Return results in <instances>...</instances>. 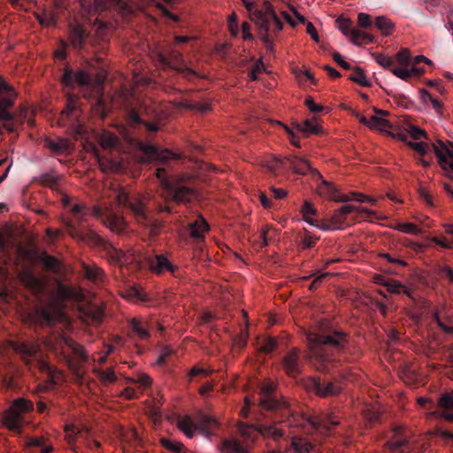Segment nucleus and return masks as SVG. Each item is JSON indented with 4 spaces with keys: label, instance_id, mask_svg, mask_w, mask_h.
<instances>
[{
    "label": "nucleus",
    "instance_id": "nucleus-53",
    "mask_svg": "<svg viewBox=\"0 0 453 453\" xmlns=\"http://www.w3.org/2000/svg\"><path fill=\"white\" fill-rule=\"evenodd\" d=\"M407 145L421 156H425L427 153L429 148L428 144L423 142H408Z\"/></svg>",
    "mask_w": 453,
    "mask_h": 453
},
{
    "label": "nucleus",
    "instance_id": "nucleus-13",
    "mask_svg": "<svg viewBox=\"0 0 453 453\" xmlns=\"http://www.w3.org/2000/svg\"><path fill=\"white\" fill-rule=\"evenodd\" d=\"M438 163L445 174L453 180V142L444 143L439 141L438 144H432Z\"/></svg>",
    "mask_w": 453,
    "mask_h": 453
},
{
    "label": "nucleus",
    "instance_id": "nucleus-31",
    "mask_svg": "<svg viewBox=\"0 0 453 453\" xmlns=\"http://www.w3.org/2000/svg\"><path fill=\"white\" fill-rule=\"evenodd\" d=\"M257 19H258V27H259V36L265 44L267 50H273V43L269 36V25L265 24V19L263 18V15L260 12H257L255 15Z\"/></svg>",
    "mask_w": 453,
    "mask_h": 453
},
{
    "label": "nucleus",
    "instance_id": "nucleus-49",
    "mask_svg": "<svg viewBox=\"0 0 453 453\" xmlns=\"http://www.w3.org/2000/svg\"><path fill=\"white\" fill-rule=\"evenodd\" d=\"M106 226L112 231H120L123 228V219L115 215H110L107 218Z\"/></svg>",
    "mask_w": 453,
    "mask_h": 453
},
{
    "label": "nucleus",
    "instance_id": "nucleus-19",
    "mask_svg": "<svg viewBox=\"0 0 453 453\" xmlns=\"http://www.w3.org/2000/svg\"><path fill=\"white\" fill-rule=\"evenodd\" d=\"M280 163L288 165V166L296 173L305 175L311 173L314 178H322L320 173L318 170L312 168L310 165V162L304 157L298 156H289L285 157Z\"/></svg>",
    "mask_w": 453,
    "mask_h": 453
},
{
    "label": "nucleus",
    "instance_id": "nucleus-7",
    "mask_svg": "<svg viewBox=\"0 0 453 453\" xmlns=\"http://www.w3.org/2000/svg\"><path fill=\"white\" fill-rule=\"evenodd\" d=\"M219 423L213 417L199 411L194 422L189 416H183L178 418V427L184 434L192 438L196 431L200 432L206 437H210L215 434Z\"/></svg>",
    "mask_w": 453,
    "mask_h": 453
},
{
    "label": "nucleus",
    "instance_id": "nucleus-43",
    "mask_svg": "<svg viewBox=\"0 0 453 453\" xmlns=\"http://www.w3.org/2000/svg\"><path fill=\"white\" fill-rule=\"evenodd\" d=\"M349 80L363 87L371 86V82L366 79L364 71L360 67L354 68L353 73L349 76Z\"/></svg>",
    "mask_w": 453,
    "mask_h": 453
},
{
    "label": "nucleus",
    "instance_id": "nucleus-29",
    "mask_svg": "<svg viewBox=\"0 0 453 453\" xmlns=\"http://www.w3.org/2000/svg\"><path fill=\"white\" fill-rule=\"evenodd\" d=\"M379 284L387 287L388 292L393 294H403L406 296L414 299L413 290L405 285L402 284L400 281L390 280L389 281H379Z\"/></svg>",
    "mask_w": 453,
    "mask_h": 453
},
{
    "label": "nucleus",
    "instance_id": "nucleus-5",
    "mask_svg": "<svg viewBox=\"0 0 453 453\" xmlns=\"http://www.w3.org/2000/svg\"><path fill=\"white\" fill-rule=\"evenodd\" d=\"M62 81L65 86L73 87L74 84L81 88L84 97L89 98L93 93L100 94L103 90L104 79L97 76L93 78L84 70L73 71L65 68L62 76Z\"/></svg>",
    "mask_w": 453,
    "mask_h": 453
},
{
    "label": "nucleus",
    "instance_id": "nucleus-56",
    "mask_svg": "<svg viewBox=\"0 0 453 453\" xmlns=\"http://www.w3.org/2000/svg\"><path fill=\"white\" fill-rule=\"evenodd\" d=\"M407 132L415 140H419L422 137L427 139L426 131L414 125L409 126Z\"/></svg>",
    "mask_w": 453,
    "mask_h": 453
},
{
    "label": "nucleus",
    "instance_id": "nucleus-12",
    "mask_svg": "<svg viewBox=\"0 0 453 453\" xmlns=\"http://www.w3.org/2000/svg\"><path fill=\"white\" fill-rule=\"evenodd\" d=\"M256 431L253 428L247 427L241 430V434L244 438L243 441L237 439H226L222 441L221 451L223 453H250V443L254 441L252 433Z\"/></svg>",
    "mask_w": 453,
    "mask_h": 453
},
{
    "label": "nucleus",
    "instance_id": "nucleus-25",
    "mask_svg": "<svg viewBox=\"0 0 453 453\" xmlns=\"http://www.w3.org/2000/svg\"><path fill=\"white\" fill-rule=\"evenodd\" d=\"M246 9L250 12V19L254 21L257 25H258V19H255V15L257 14V12H260L263 15V18L265 19L266 25H269V19L273 16L276 15L273 4L268 1H265L263 3V6L261 9H256L255 4L253 3L246 4Z\"/></svg>",
    "mask_w": 453,
    "mask_h": 453
},
{
    "label": "nucleus",
    "instance_id": "nucleus-62",
    "mask_svg": "<svg viewBox=\"0 0 453 453\" xmlns=\"http://www.w3.org/2000/svg\"><path fill=\"white\" fill-rule=\"evenodd\" d=\"M263 69V62L260 59L257 61L249 72V77L251 81L257 80V75L262 72Z\"/></svg>",
    "mask_w": 453,
    "mask_h": 453
},
{
    "label": "nucleus",
    "instance_id": "nucleus-20",
    "mask_svg": "<svg viewBox=\"0 0 453 453\" xmlns=\"http://www.w3.org/2000/svg\"><path fill=\"white\" fill-rule=\"evenodd\" d=\"M62 316L60 310L53 304L40 306L35 309V317L42 325L53 326Z\"/></svg>",
    "mask_w": 453,
    "mask_h": 453
},
{
    "label": "nucleus",
    "instance_id": "nucleus-39",
    "mask_svg": "<svg viewBox=\"0 0 453 453\" xmlns=\"http://www.w3.org/2000/svg\"><path fill=\"white\" fill-rule=\"evenodd\" d=\"M44 145L54 153H62L68 148V142L65 139H46Z\"/></svg>",
    "mask_w": 453,
    "mask_h": 453
},
{
    "label": "nucleus",
    "instance_id": "nucleus-26",
    "mask_svg": "<svg viewBox=\"0 0 453 453\" xmlns=\"http://www.w3.org/2000/svg\"><path fill=\"white\" fill-rule=\"evenodd\" d=\"M291 449L294 453H318L317 445L305 436H293Z\"/></svg>",
    "mask_w": 453,
    "mask_h": 453
},
{
    "label": "nucleus",
    "instance_id": "nucleus-4",
    "mask_svg": "<svg viewBox=\"0 0 453 453\" xmlns=\"http://www.w3.org/2000/svg\"><path fill=\"white\" fill-rule=\"evenodd\" d=\"M277 384L265 381L259 386V407L271 414L276 422H285L290 418H295V411L291 404L277 391Z\"/></svg>",
    "mask_w": 453,
    "mask_h": 453
},
{
    "label": "nucleus",
    "instance_id": "nucleus-42",
    "mask_svg": "<svg viewBox=\"0 0 453 453\" xmlns=\"http://www.w3.org/2000/svg\"><path fill=\"white\" fill-rule=\"evenodd\" d=\"M375 26L384 35H388L394 27L392 21L384 16L376 18Z\"/></svg>",
    "mask_w": 453,
    "mask_h": 453
},
{
    "label": "nucleus",
    "instance_id": "nucleus-22",
    "mask_svg": "<svg viewBox=\"0 0 453 453\" xmlns=\"http://www.w3.org/2000/svg\"><path fill=\"white\" fill-rule=\"evenodd\" d=\"M300 351L297 348L290 349L282 359V366L286 373L290 377H296L301 372L299 363Z\"/></svg>",
    "mask_w": 453,
    "mask_h": 453
},
{
    "label": "nucleus",
    "instance_id": "nucleus-36",
    "mask_svg": "<svg viewBox=\"0 0 453 453\" xmlns=\"http://www.w3.org/2000/svg\"><path fill=\"white\" fill-rule=\"evenodd\" d=\"M257 432L264 437L271 438L274 441L280 440L284 434L283 429L275 425H261Z\"/></svg>",
    "mask_w": 453,
    "mask_h": 453
},
{
    "label": "nucleus",
    "instance_id": "nucleus-48",
    "mask_svg": "<svg viewBox=\"0 0 453 453\" xmlns=\"http://www.w3.org/2000/svg\"><path fill=\"white\" fill-rule=\"evenodd\" d=\"M396 61L403 66H409L411 62V52L408 49H401L395 55Z\"/></svg>",
    "mask_w": 453,
    "mask_h": 453
},
{
    "label": "nucleus",
    "instance_id": "nucleus-3",
    "mask_svg": "<svg viewBox=\"0 0 453 453\" xmlns=\"http://www.w3.org/2000/svg\"><path fill=\"white\" fill-rule=\"evenodd\" d=\"M86 219L87 217L79 219L73 216V219L66 220L65 223L66 232L74 239L91 246L103 248L111 264L119 266L127 264L128 261L126 253L103 239L94 230L83 226Z\"/></svg>",
    "mask_w": 453,
    "mask_h": 453
},
{
    "label": "nucleus",
    "instance_id": "nucleus-16",
    "mask_svg": "<svg viewBox=\"0 0 453 453\" xmlns=\"http://www.w3.org/2000/svg\"><path fill=\"white\" fill-rule=\"evenodd\" d=\"M17 93L10 85L0 79V119L3 120H12V114L8 109L13 105Z\"/></svg>",
    "mask_w": 453,
    "mask_h": 453
},
{
    "label": "nucleus",
    "instance_id": "nucleus-58",
    "mask_svg": "<svg viewBox=\"0 0 453 453\" xmlns=\"http://www.w3.org/2000/svg\"><path fill=\"white\" fill-rule=\"evenodd\" d=\"M127 121L131 126H137V125L143 124V121L142 120L140 115L134 109H131L127 111Z\"/></svg>",
    "mask_w": 453,
    "mask_h": 453
},
{
    "label": "nucleus",
    "instance_id": "nucleus-1",
    "mask_svg": "<svg viewBox=\"0 0 453 453\" xmlns=\"http://www.w3.org/2000/svg\"><path fill=\"white\" fill-rule=\"evenodd\" d=\"M306 360L316 371L331 373L341 365L340 355L349 346V334L332 326H320L306 334Z\"/></svg>",
    "mask_w": 453,
    "mask_h": 453
},
{
    "label": "nucleus",
    "instance_id": "nucleus-59",
    "mask_svg": "<svg viewBox=\"0 0 453 453\" xmlns=\"http://www.w3.org/2000/svg\"><path fill=\"white\" fill-rule=\"evenodd\" d=\"M57 385V381L55 380V377L51 371L49 372L48 379L46 380V385H39L37 387L38 391L40 392H47L49 390H51L54 388V387Z\"/></svg>",
    "mask_w": 453,
    "mask_h": 453
},
{
    "label": "nucleus",
    "instance_id": "nucleus-54",
    "mask_svg": "<svg viewBox=\"0 0 453 453\" xmlns=\"http://www.w3.org/2000/svg\"><path fill=\"white\" fill-rule=\"evenodd\" d=\"M57 295L60 299L66 300L72 296L73 291L68 286L59 282L57 287Z\"/></svg>",
    "mask_w": 453,
    "mask_h": 453
},
{
    "label": "nucleus",
    "instance_id": "nucleus-47",
    "mask_svg": "<svg viewBox=\"0 0 453 453\" xmlns=\"http://www.w3.org/2000/svg\"><path fill=\"white\" fill-rule=\"evenodd\" d=\"M162 446L174 453H181L184 449V445L181 442H175L166 438L161 439Z\"/></svg>",
    "mask_w": 453,
    "mask_h": 453
},
{
    "label": "nucleus",
    "instance_id": "nucleus-15",
    "mask_svg": "<svg viewBox=\"0 0 453 453\" xmlns=\"http://www.w3.org/2000/svg\"><path fill=\"white\" fill-rule=\"evenodd\" d=\"M355 211H359L360 212L366 214L370 219H373L376 215L375 211L367 208H357L349 204L343 205L335 210L329 219L334 230L344 228L347 226V216Z\"/></svg>",
    "mask_w": 453,
    "mask_h": 453
},
{
    "label": "nucleus",
    "instance_id": "nucleus-14",
    "mask_svg": "<svg viewBox=\"0 0 453 453\" xmlns=\"http://www.w3.org/2000/svg\"><path fill=\"white\" fill-rule=\"evenodd\" d=\"M337 27L340 29V31L346 36H349L350 40L353 43L359 45L362 42L369 43L372 42L374 38L372 35L359 31L355 28H351L352 21L350 19L344 18L343 16H340L336 20Z\"/></svg>",
    "mask_w": 453,
    "mask_h": 453
},
{
    "label": "nucleus",
    "instance_id": "nucleus-61",
    "mask_svg": "<svg viewBox=\"0 0 453 453\" xmlns=\"http://www.w3.org/2000/svg\"><path fill=\"white\" fill-rule=\"evenodd\" d=\"M44 444H46V439L43 436L31 437L27 441V446L29 448L36 447L41 449L44 447Z\"/></svg>",
    "mask_w": 453,
    "mask_h": 453
},
{
    "label": "nucleus",
    "instance_id": "nucleus-37",
    "mask_svg": "<svg viewBox=\"0 0 453 453\" xmlns=\"http://www.w3.org/2000/svg\"><path fill=\"white\" fill-rule=\"evenodd\" d=\"M129 327L140 340H148L150 337V333L146 325L136 319H132L129 321Z\"/></svg>",
    "mask_w": 453,
    "mask_h": 453
},
{
    "label": "nucleus",
    "instance_id": "nucleus-2",
    "mask_svg": "<svg viewBox=\"0 0 453 453\" xmlns=\"http://www.w3.org/2000/svg\"><path fill=\"white\" fill-rule=\"evenodd\" d=\"M142 151L146 161L155 162L158 165L156 169V176L167 197L177 203H190L195 196L194 188L182 179L170 178L166 169L159 167V165H166L170 160L180 159L181 157L170 150H159L150 144H143Z\"/></svg>",
    "mask_w": 453,
    "mask_h": 453
},
{
    "label": "nucleus",
    "instance_id": "nucleus-57",
    "mask_svg": "<svg viewBox=\"0 0 453 453\" xmlns=\"http://www.w3.org/2000/svg\"><path fill=\"white\" fill-rule=\"evenodd\" d=\"M119 139L116 135L109 134L102 138V146L106 149L114 148L118 145Z\"/></svg>",
    "mask_w": 453,
    "mask_h": 453
},
{
    "label": "nucleus",
    "instance_id": "nucleus-55",
    "mask_svg": "<svg viewBox=\"0 0 453 453\" xmlns=\"http://www.w3.org/2000/svg\"><path fill=\"white\" fill-rule=\"evenodd\" d=\"M71 211L75 217H79V219L88 217L89 214L87 207L82 203H76L71 207Z\"/></svg>",
    "mask_w": 453,
    "mask_h": 453
},
{
    "label": "nucleus",
    "instance_id": "nucleus-23",
    "mask_svg": "<svg viewBox=\"0 0 453 453\" xmlns=\"http://www.w3.org/2000/svg\"><path fill=\"white\" fill-rule=\"evenodd\" d=\"M320 180L321 182L318 186V192L320 196H326L328 199L337 203H346L350 200L347 195L340 194L332 183L322 180V178Z\"/></svg>",
    "mask_w": 453,
    "mask_h": 453
},
{
    "label": "nucleus",
    "instance_id": "nucleus-50",
    "mask_svg": "<svg viewBox=\"0 0 453 453\" xmlns=\"http://www.w3.org/2000/svg\"><path fill=\"white\" fill-rule=\"evenodd\" d=\"M277 348V341L275 338H265L260 343V350L265 353H271Z\"/></svg>",
    "mask_w": 453,
    "mask_h": 453
},
{
    "label": "nucleus",
    "instance_id": "nucleus-41",
    "mask_svg": "<svg viewBox=\"0 0 453 453\" xmlns=\"http://www.w3.org/2000/svg\"><path fill=\"white\" fill-rule=\"evenodd\" d=\"M300 212L303 215V219L310 225H315V220L311 218V215L317 214V210L313 204L309 201H304L303 203Z\"/></svg>",
    "mask_w": 453,
    "mask_h": 453
},
{
    "label": "nucleus",
    "instance_id": "nucleus-60",
    "mask_svg": "<svg viewBox=\"0 0 453 453\" xmlns=\"http://www.w3.org/2000/svg\"><path fill=\"white\" fill-rule=\"evenodd\" d=\"M390 71L394 75L403 81H407L411 78V72H409V69L392 67Z\"/></svg>",
    "mask_w": 453,
    "mask_h": 453
},
{
    "label": "nucleus",
    "instance_id": "nucleus-64",
    "mask_svg": "<svg viewBox=\"0 0 453 453\" xmlns=\"http://www.w3.org/2000/svg\"><path fill=\"white\" fill-rule=\"evenodd\" d=\"M439 274L441 277L447 278L449 283L453 284V269L449 265L441 266L439 270Z\"/></svg>",
    "mask_w": 453,
    "mask_h": 453
},
{
    "label": "nucleus",
    "instance_id": "nucleus-52",
    "mask_svg": "<svg viewBox=\"0 0 453 453\" xmlns=\"http://www.w3.org/2000/svg\"><path fill=\"white\" fill-rule=\"evenodd\" d=\"M391 125L388 120L382 119L378 116H372L371 118L370 128H379L380 130L389 127Z\"/></svg>",
    "mask_w": 453,
    "mask_h": 453
},
{
    "label": "nucleus",
    "instance_id": "nucleus-33",
    "mask_svg": "<svg viewBox=\"0 0 453 453\" xmlns=\"http://www.w3.org/2000/svg\"><path fill=\"white\" fill-rule=\"evenodd\" d=\"M65 440L71 447L73 451L76 450L75 443L77 441V437L82 435L83 430L77 427L74 424H67L65 426Z\"/></svg>",
    "mask_w": 453,
    "mask_h": 453
},
{
    "label": "nucleus",
    "instance_id": "nucleus-17",
    "mask_svg": "<svg viewBox=\"0 0 453 453\" xmlns=\"http://www.w3.org/2000/svg\"><path fill=\"white\" fill-rule=\"evenodd\" d=\"M22 284L28 288L36 297L42 298L46 291L45 281L35 276L32 270L26 268L19 273Z\"/></svg>",
    "mask_w": 453,
    "mask_h": 453
},
{
    "label": "nucleus",
    "instance_id": "nucleus-30",
    "mask_svg": "<svg viewBox=\"0 0 453 453\" xmlns=\"http://www.w3.org/2000/svg\"><path fill=\"white\" fill-rule=\"evenodd\" d=\"M60 176L54 172L44 173L35 178V181L39 182L42 186L56 190L58 188Z\"/></svg>",
    "mask_w": 453,
    "mask_h": 453
},
{
    "label": "nucleus",
    "instance_id": "nucleus-10",
    "mask_svg": "<svg viewBox=\"0 0 453 453\" xmlns=\"http://www.w3.org/2000/svg\"><path fill=\"white\" fill-rule=\"evenodd\" d=\"M158 60L162 65L176 70L188 80L197 77L196 72L187 65L182 54L176 50H170L166 53H160Z\"/></svg>",
    "mask_w": 453,
    "mask_h": 453
},
{
    "label": "nucleus",
    "instance_id": "nucleus-24",
    "mask_svg": "<svg viewBox=\"0 0 453 453\" xmlns=\"http://www.w3.org/2000/svg\"><path fill=\"white\" fill-rule=\"evenodd\" d=\"M403 432L402 426H396L393 429L395 439L387 442V446L391 453H408V440L403 437Z\"/></svg>",
    "mask_w": 453,
    "mask_h": 453
},
{
    "label": "nucleus",
    "instance_id": "nucleus-40",
    "mask_svg": "<svg viewBox=\"0 0 453 453\" xmlns=\"http://www.w3.org/2000/svg\"><path fill=\"white\" fill-rule=\"evenodd\" d=\"M79 107V97L75 95H71L67 98L66 107L62 111V118L66 117L70 119L72 115L77 111Z\"/></svg>",
    "mask_w": 453,
    "mask_h": 453
},
{
    "label": "nucleus",
    "instance_id": "nucleus-21",
    "mask_svg": "<svg viewBox=\"0 0 453 453\" xmlns=\"http://www.w3.org/2000/svg\"><path fill=\"white\" fill-rule=\"evenodd\" d=\"M437 409L434 414L449 422H453V395L445 393L440 395L437 402Z\"/></svg>",
    "mask_w": 453,
    "mask_h": 453
},
{
    "label": "nucleus",
    "instance_id": "nucleus-63",
    "mask_svg": "<svg viewBox=\"0 0 453 453\" xmlns=\"http://www.w3.org/2000/svg\"><path fill=\"white\" fill-rule=\"evenodd\" d=\"M318 241L317 237L311 236L309 234H306L302 239V247L303 249H311L314 247L316 242Z\"/></svg>",
    "mask_w": 453,
    "mask_h": 453
},
{
    "label": "nucleus",
    "instance_id": "nucleus-28",
    "mask_svg": "<svg viewBox=\"0 0 453 453\" xmlns=\"http://www.w3.org/2000/svg\"><path fill=\"white\" fill-rule=\"evenodd\" d=\"M86 32L81 25H71L70 26V42L73 48L81 49L85 43Z\"/></svg>",
    "mask_w": 453,
    "mask_h": 453
},
{
    "label": "nucleus",
    "instance_id": "nucleus-9",
    "mask_svg": "<svg viewBox=\"0 0 453 453\" xmlns=\"http://www.w3.org/2000/svg\"><path fill=\"white\" fill-rule=\"evenodd\" d=\"M304 388L319 397L328 398L341 394L342 387L340 381L330 380L319 376H310L304 380Z\"/></svg>",
    "mask_w": 453,
    "mask_h": 453
},
{
    "label": "nucleus",
    "instance_id": "nucleus-8",
    "mask_svg": "<svg viewBox=\"0 0 453 453\" xmlns=\"http://www.w3.org/2000/svg\"><path fill=\"white\" fill-rule=\"evenodd\" d=\"M34 410L32 401L26 398H18L13 401L12 406L4 412L3 416V424L13 433H20L24 413H28Z\"/></svg>",
    "mask_w": 453,
    "mask_h": 453
},
{
    "label": "nucleus",
    "instance_id": "nucleus-34",
    "mask_svg": "<svg viewBox=\"0 0 453 453\" xmlns=\"http://www.w3.org/2000/svg\"><path fill=\"white\" fill-rule=\"evenodd\" d=\"M81 267L84 277L88 280L96 281L100 280L104 274V271L96 265H88L82 262Z\"/></svg>",
    "mask_w": 453,
    "mask_h": 453
},
{
    "label": "nucleus",
    "instance_id": "nucleus-27",
    "mask_svg": "<svg viewBox=\"0 0 453 453\" xmlns=\"http://www.w3.org/2000/svg\"><path fill=\"white\" fill-rule=\"evenodd\" d=\"M190 236L197 241H203L204 234L209 231V225L203 216H198L196 219L188 224Z\"/></svg>",
    "mask_w": 453,
    "mask_h": 453
},
{
    "label": "nucleus",
    "instance_id": "nucleus-18",
    "mask_svg": "<svg viewBox=\"0 0 453 453\" xmlns=\"http://www.w3.org/2000/svg\"><path fill=\"white\" fill-rule=\"evenodd\" d=\"M150 270L156 274H162L166 272L177 277L179 267L173 265L164 254H157L147 259Z\"/></svg>",
    "mask_w": 453,
    "mask_h": 453
},
{
    "label": "nucleus",
    "instance_id": "nucleus-44",
    "mask_svg": "<svg viewBox=\"0 0 453 453\" xmlns=\"http://www.w3.org/2000/svg\"><path fill=\"white\" fill-rule=\"evenodd\" d=\"M40 260L47 270L51 271V272L58 271V266H59V262L55 257L45 253L41 257Z\"/></svg>",
    "mask_w": 453,
    "mask_h": 453
},
{
    "label": "nucleus",
    "instance_id": "nucleus-45",
    "mask_svg": "<svg viewBox=\"0 0 453 453\" xmlns=\"http://www.w3.org/2000/svg\"><path fill=\"white\" fill-rule=\"evenodd\" d=\"M96 373L103 383H112L117 380V376L111 368L107 370H96Z\"/></svg>",
    "mask_w": 453,
    "mask_h": 453
},
{
    "label": "nucleus",
    "instance_id": "nucleus-35",
    "mask_svg": "<svg viewBox=\"0 0 453 453\" xmlns=\"http://www.w3.org/2000/svg\"><path fill=\"white\" fill-rule=\"evenodd\" d=\"M62 342L65 347L72 350V352L78 357L81 361H87L88 357L84 351L83 347L76 342L73 338L69 336H64Z\"/></svg>",
    "mask_w": 453,
    "mask_h": 453
},
{
    "label": "nucleus",
    "instance_id": "nucleus-32",
    "mask_svg": "<svg viewBox=\"0 0 453 453\" xmlns=\"http://www.w3.org/2000/svg\"><path fill=\"white\" fill-rule=\"evenodd\" d=\"M12 349L19 354L24 360L33 357L37 352V347L35 345L27 344L25 342H13L12 344Z\"/></svg>",
    "mask_w": 453,
    "mask_h": 453
},
{
    "label": "nucleus",
    "instance_id": "nucleus-6",
    "mask_svg": "<svg viewBox=\"0 0 453 453\" xmlns=\"http://www.w3.org/2000/svg\"><path fill=\"white\" fill-rule=\"evenodd\" d=\"M116 198L119 206L127 209L140 225L149 226L152 219L146 207L144 197L138 194H129L125 189L118 190Z\"/></svg>",
    "mask_w": 453,
    "mask_h": 453
},
{
    "label": "nucleus",
    "instance_id": "nucleus-38",
    "mask_svg": "<svg viewBox=\"0 0 453 453\" xmlns=\"http://www.w3.org/2000/svg\"><path fill=\"white\" fill-rule=\"evenodd\" d=\"M316 119H306L302 123H297L296 127L299 131L304 133L305 134H319L320 128L318 125L315 124Z\"/></svg>",
    "mask_w": 453,
    "mask_h": 453
},
{
    "label": "nucleus",
    "instance_id": "nucleus-51",
    "mask_svg": "<svg viewBox=\"0 0 453 453\" xmlns=\"http://www.w3.org/2000/svg\"><path fill=\"white\" fill-rule=\"evenodd\" d=\"M396 229L408 234H418L420 233V229L412 223H398L396 226Z\"/></svg>",
    "mask_w": 453,
    "mask_h": 453
},
{
    "label": "nucleus",
    "instance_id": "nucleus-46",
    "mask_svg": "<svg viewBox=\"0 0 453 453\" xmlns=\"http://www.w3.org/2000/svg\"><path fill=\"white\" fill-rule=\"evenodd\" d=\"M373 59L383 68H392L394 59L391 57L386 56L382 53H372Z\"/></svg>",
    "mask_w": 453,
    "mask_h": 453
},
{
    "label": "nucleus",
    "instance_id": "nucleus-11",
    "mask_svg": "<svg viewBox=\"0 0 453 453\" xmlns=\"http://www.w3.org/2000/svg\"><path fill=\"white\" fill-rule=\"evenodd\" d=\"M303 422L301 425H309L311 428L320 434H327L332 427L339 425V421L334 419L333 414L310 415L302 414Z\"/></svg>",
    "mask_w": 453,
    "mask_h": 453
}]
</instances>
